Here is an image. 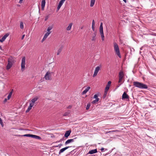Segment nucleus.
Returning <instances> with one entry per match:
<instances>
[{
    "mask_svg": "<svg viewBox=\"0 0 156 156\" xmlns=\"http://www.w3.org/2000/svg\"><path fill=\"white\" fill-rule=\"evenodd\" d=\"M133 85L136 87L141 89H147L148 88L147 85L138 81L133 82Z\"/></svg>",
    "mask_w": 156,
    "mask_h": 156,
    "instance_id": "nucleus-1",
    "label": "nucleus"
},
{
    "mask_svg": "<svg viewBox=\"0 0 156 156\" xmlns=\"http://www.w3.org/2000/svg\"><path fill=\"white\" fill-rule=\"evenodd\" d=\"M114 50L116 54L119 58H121V57L120 54L118 44L115 42H114Z\"/></svg>",
    "mask_w": 156,
    "mask_h": 156,
    "instance_id": "nucleus-2",
    "label": "nucleus"
},
{
    "mask_svg": "<svg viewBox=\"0 0 156 156\" xmlns=\"http://www.w3.org/2000/svg\"><path fill=\"white\" fill-rule=\"evenodd\" d=\"M99 31L102 40V41H104L105 37L103 33L102 23H100V25L99 28Z\"/></svg>",
    "mask_w": 156,
    "mask_h": 156,
    "instance_id": "nucleus-3",
    "label": "nucleus"
},
{
    "mask_svg": "<svg viewBox=\"0 0 156 156\" xmlns=\"http://www.w3.org/2000/svg\"><path fill=\"white\" fill-rule=\"evenodd\" d=\"M53 73V72H50V71L47 72L44 78L46 80H50L51 79V75H52Z\"/></svg>",
    "mask_w": 156,
    "mask_h": 156,
    "instance_id": "nucleus-4",
    "label": "nucleus"
},
{
    "mask_svg": "<svg viewBox=\"0 0 156 156\" xmlns=\"http://www.w3.org/2000/svg\"><path fill=\"white\" fill-rule=\"evenodd\" d=\"M26 58L25 57H23L22 59L21 67V70L23 71L25 68V62Z\"/></svg>",
    "mask_w": 156,
    "mask_h": 156,
    "instance_id": "nucleus-5",
    "label": "nucleus"
},
{
    "mask_svg": "<svg viewBox=\"0 0 156 156\" xmlns=\"http://www.w3.org/2000/svg\"><path fill=\"white\" fill-rule=\"evenodd\" d=\"M124 76V74L123 72L122 71H120L119 73V83H121L122 82L123 83V82H122V80L123 79V78Z\"/></svg>",
    "mask_w": 156,
    "mask_h": 156,
    "instance_id": "nucleus-6",
    "label": "nucleus"
},
{
    "mask_svg": "<svg viewBox=\"0 0 156 156\" xmlns=\"http://www.w3.org/2000/svg\"><path fill=\"white\" fill-rule=\"evenodd\" d=\"M100 69V67L99 66L97 67L95 69L94 74L93 75V76L94 77L96 76Z\"/></svg>",
    "mask_w": 156,
    "mask_h": 156,
    "instance_id": "nucleus-7",
    "label": "nucleus"
},
{
    "mask_svg": "<svg viewBox=\"0 0 156 156\" xmlns=\"http://www.w3.org/2000/svg\"><path fill=\"white\" fill-rule=\"evenodd\" d=\"M129 96L127 95L126 92H124L122 96V100L129 99Z\"/></svg>",
    "mask_w": 156,
    "mask_h": 156,
    "instance_id": "nucleus-8",
    "label": "nucleus"
},
{
    "mask_svg": "<svg viewBox=\"0 0 156 156\" xmlns=\"http://www.w3.org/2000/svg\"><path fill=\"white\" fill-rule=\"evenodd\" d=\"M77 138L76 137L73 139H70L67 140L65 143V144L66 145L70 143L73 142L74 141V140L76 139Z\"/></svg>",
    "mask_w": 156,
    "mask_h": 156,
    "instance_id": "nucleus-9",
    "label": "nucleus"
},
{
    "mask_svg": "<svg viewBox=\"0 0 156 156\" xmlns=\"http://www.w3.org/2000/svg\"><path fill=\"white\" fill-rule=\"evenodd\" d=\"M9 33H6L5 34L1 39H0V42H3L6 39V38L9 36Z\"/></svg>",
    "mask_w": 156,
    "mask_h": 156,
    "instance_id": "nucleus-10",
    "label": "nucleus"
},
{
    "mask_svg": "<svg viewBox=\"0 0 156 156\" xmlns=\"http://www.w3.org/2000/svg\"><path fill=\"white\" fill-rule=\"evenodd\" d=\"M72 147V146H67L66 147H65L61 149H60V150L59 151V154H60L61 153L63 152L64 151H65V150H66L68 148H69L70 147Z\"/></svg>",
    "mask_w": 156,
    "mask_h": 156,
    "instance_id": "nucleus-11",
    "label": "nucleus"
},
{
    "mask_svg": "<svg viewBox=\"0 0 156 156\" xmlns=\"http://www.w3.org/2000/svg\"><path fill=\"white\" fill-rule=\"evenodd\" d=\"M71 132V130H69L68 131H66L64 135V136L66 138L70 135V133Z\"/></svg>",
    "mask_w": 156,
    "mask_h": 156,
    "instance_id": "nucleus-12",
    "label": "nucleus"
},
{
    "mask_svg": "<svg viewBox=\"0 0 156 156\" xmlns=\"http://www.w3.org/2000/svg\"><path fill=\"white\" fill-rule=\"evenodd\" d=\"M98 152L97 150L96 149L92 150L89 151V152L87 153V154H93L96 153Z\"/></svg>",
    "mask_w": 156,
    "mask_h": 156,
    "instance_id": "nucleus-13",
    "label": "nucleus"
},
{
    "mask_svg": "<svg viewBox=\"0 0 156 156\" xmlns=\"http://www.w3.org/2000/svg\"><path fill=\"white\" fill-rule=\"evenodd\" d=\"M12 62H10L9 61H8V63L7 66V69H9L10 68L12 67Z\"/></svg>",
    "mask_w": 156,
    "mask_h": 156,
    "instance_id": "nucleus-14",
    "label": "nucleus"
},
{
    "mask_svg": "<svg viewBox=\"0 0 156 156\" xmlns=\"http://www.w3.org/2000/svg\"><path fill=\"white\" fill-rule=\"evenodd\" d=\"M34 105V104L30 103L29 106L27 109L26 110V112L27 113L32 108Z\"/></svg>",
    "mask_w": 156,
    "mask_h": 156,
    "instance_id": "nucleus-15",
    "label": "nucleus"
},
{
    "mask_svg": "<svg viewBox=\"0 0 156 156\" xmlns=\"http://www.w3.org/2000/svg\"><path fill=\"white\" fill-rule=\"evenodd\" d=\"M111 81H109L108 82V84L106 86L105 90H108L110 86L111 85Z\"/></svg>",
    "mask_w": 156,
    "mask_h": 156,
    "instance_id": "nucleus-16",
    "label": "nucleus"
},
{
    "mask_svg": "<svg viewBox=\"0 0 156 156\" xmlns=\"http://www.w3.org/2000/svg\"><path fill=\"white\" fill-rule=\"evenodd\" d=\"M90 89V87H87L82 92V94H86L88 90Z\"/></svg>",
    "mask_w": 156,
    "mask_h": 156,
    "instance_id": "nucleus-17",
    "label": "nucleus"
},
{
    "mask_svg": "<svg viewBox=\"0 0 156 156\" xmlns=\"http://www.w3.org/2000/svg\"><path fill=\"white\" fill-rule=\"evenodd\" d=\"M63 48V47L62 45L60 48L58 49L57 51V55H59L60 53L62 51V49Z\"/></svg>",
    "mask_w": 156,
    "mask_h": 156,
    "instance_id": "nucleus-18",
    "label": "nucleus"
},
{
    "mask_svg": "<svg viewBox=\"0 0 156 156\" xmlns=\"http://www.w3.org/2000/svg\"><path fill=\"white\" fill-rule=\"evenodd\" d=\"M31 137L34 138L35 139H39V140H40L41 139V137L39 136H37L36 135H32V136Z\"/></svg>",
    "mask_w": 156,
    "mask_h": 156,
    "instance_id": "nucleus-19",
    "label": "nucleus"
},
{
    "mask_svg": "<svg viewBox=\"0 0 156 156\" xmlns=\"http://www.w3.org/2000/svg\"><path fill=\"white\" fill-rule=\"evenodd\" d=\"M95 0H90V6L93 7L94 4Z\"/></svg>",
    "mask_w": 156,
    "mask_h": 156,
    "instance_id": "nucleus-20",
    "label": "nucleus"
},
{
    "mask_svg": "<svg viewBox=\"0 0 156 156\" xmlns=\"http://www.w3.org/2000/svg\"><path fill=\"white\" fill-rule=\"evenodd\" d=\"M72 25L73 23H70L69 25V26L66 28V30H70Z\"/></svg>",
    "mask_w": 156,
    "mask_h": 156,
    "instance_id": "nucleus-21",
    "label": "nucleus"
},
{
    "mask_svg": "<svg viewBox=\"0 0 156 156\" xmlns=\"http://www.w3.org/2000/svg\"><path fill=\"white\" fill-rule=\"evenodd\" d=\"M37 98H33L31 101V103H32L34 104V103L37 100Z\"/></svg>",
    "mask_w": 156,
    "mask_h": 156,
    "instance_id": "nucleus-22",
    "label": "nucleus"
},
{
    "mask_svg": "<svg viewBox=\"0 0 156 156\" xmlns=\"http://www.w3.org/2000/svg\"><path fill=\"white\" fill-rule=\"evenodd\" d=\"M96 36V33L94 32L93 34V36L92 38V41H95V37Z\"/></svg>",
    "mask_w": 156,
    "mask_h": 156,
    "instance_id": "nucleus-23",
    "label": "nucleus"
},
{
    "mask_svg": "<svg viewBox=\"0 0 156 156\" xmlns=\"http://www.w3.org/2000/svg\"><path fill=\"white\" fill-rule=\"evenodd\" d=\"M45 0H42L41 2V6H45Z\"/></svg>",
    "mask_w": 156,
    "mask_h": 156,
    "instance_id": "nucleus-24",
    "label": "nucleus"
},
{
    "mask_svg": "<svg viewBox=\"0 0 156 156\" xmlns=\"http://www.w3.org/2000/svg\"><path fill=\"white\" fill-rule=\"evenodd\" d=\"M70 113V111L68 110L67 112H65L63 115V116H66L68 115Z\"/></svg>",
    "mask_w": 156,
    "mask_h": 156,
    "instance_id": "nucleus-25",
    "label": "nucleus"
},
{
    "mask_svg": "<svg viewBox=\"0 0 156 156\" xmlns=\"http://www.w3.org/2000/svg\"><path fill=\"white\" fill-rule=\"evenodd\" d=\"M20 27L22 29L23 28V22H21L20 23Z\"/></svg>",
    "mask_w": 156,
    "mask_h": 156,
    "instance_id": "nucleus-26",
    "label": "nucleus"
},
{
    "mask_svg": "<svg viewBox=\"0 0 156 156\" xmlns=\"http://www.w3.org/2000/svg\"><path fill=\"white\" fill-rule=\"evenodd\" d=\"M32 134H26L25 135H23L22 136H27V137H31Z\"/></svg>",
    "mask_w": 156,
    "mask_h": 156,
    "instance_id": "nucleus-27",
    "label": "nucleus"
},
{
    "mask_svg": "<svg viewBox=\"0 0 156 156\" xmlns=\"http://www.w3.org/2000/svg\"><path fill=\"white\" fill-rule=\"evenodd\" d=\"M51 33V32H47L44 35V37L47 38L48 36Z\"/></svg>",
    "mask_w": 156,
    "mask_h": 156,
    "instance_id": "nucleus-28",
    "label": "nucleus"
},
{
    "mask_svg": "<svg viewBox=\"0 0 156 156\" xmlns=\"http://www.w3.org/2000/svg\"><path fill=\"white\" fill-rule=\"evenodd\" d=\"M52 28L53 27L52 26H49L48 27L47 30V31H48L47 32H51L50 31L52 29Z\"/></svg>",
    "mask_w": 156,
    "mask_h": 156,
    "instance_id": "nucleus-29",
    "label": "nucleus"
},
{
    "mask_svg": "<svg viewBox=\"0 0 156 156\" xmlns=\"http://www.w3.org/2000/svg\"><path fill=\"white\" fill-rule=\"evenodd\" d=\"M66 0H61L59 3V4L62 5Z\"/></svg>",
    "mask_w": 156,
    "mask_h": 156,
    "instance_id": "nucleus-30",
    "label": "nucleus"
},
{
    "mask_svg": "<svg viewBox=\"0 0 156 156\" xmlns=\"http://www.w3.org/2000/svg\"><path fill=\"white\" fill-rule=\"evenodd\" d=\"M90 103L88 104H87V106L86 107V109L87 110H88L89 108L90 107Z\"/></svg>",
    "mask_w": 156,
    "mask_h": 156,
    "instance_id": "nucleus-31",
    "label": "nucleus"
},
{
    "mask_svg": "<svg viewBox=\"0 0 156 156\" xmlns=\"http://www.w3.org/2000/svg\"><path fill=\"white\" fill-rule=\"evenodd\" d=\"M0 124L2 126V127H3L4 126V124L3 123V122L2 119L0 118Z\"/></svg>",
    "mask_w": 156,
    "mask_h": 156,
    "instance_id": "nucleus-32",
    "label": "nucleus"
},
{
    "mask_svg": "<svg viewBox=\"0 0 156 156\" xmlns=\"http://www.w3.org/2000/svg\"><path fill=\"white\" fill-rule=\"evenodd\" d=\"M108 91V90H105V92H104V98H105L106 97V96L107 94Z\"/></svg>",
    "mask_w": 156,
    "mask_h": 156,
    "instance_id": "nucleus-33",
    "label": "nucleus"
},
{
    "mask_svg": "<svg viewBox=\"0 0 156 156\" xmlns=\"http://www.w3.org/2000/svg\"><path fill=\"white\" fill-rule=\"evenodd\" d=\"M76 149H74L69 152L70 154H73L76 152Z\"/></svg>",
    "mask_w": 156,
    "mask_h": 156,
    "instance_id": "nucleus-34",
    "label": "nucleus"
},
{
    "mask_svg": "<svg viewBox=\"0 0 156 156\" xmlns=\"http://www.w3.org/2000/svg\"><path fill=\"white\" fill-rule=\"evenodd\" d=\"M62 6V5L58 4V5L57 7V9L58 11L60 9V8H61Z\"/></svg>",
    "mask_w": 156,
    "mask_h": 156,
    "instance_id": "nucleus-35",
    "label": "nucleus"
},
{
    "mask_svg": "<svg viewBox=\"0 0 156 156\" xmlns=\"http://www.w3.org/2000/svg\"><path fill=\"white\" fill-rule=\"evenodd\" d=\"M49 16V15H48L46 16L45 17V20L46 21L48 19Z\"/></svg>",
    "mask_w": 156,
    "mask_h": 156,
    "instance_id": "nucleus-36",
    "label": "nucleus"
},
{
    "mask_svg": "<svg viewBox=\"0 0 156 156\" xmlns=\"http://www.w3.org/2000/svg\"><path fill=\"white\" fill-rule=\"evenodd\" d=\"M98 94H95L94 95V98L96 99L98 98Z\"/></svg>",
    "mask_w": 156,
    "mask_h": 156,
    "instance_id": "nucleus-37",
    "label": "nucleus"
},
{
    "mask_svg": "<svg viewBox=\"0 0 156 156\" xmlns=\"http://www.w3.org/2000/svg\"><path fill=\"white\" fill-rule=\"evenodd\" d=\"M104 150H107V149H104V148L103 147H102L101 149V151L102 152H103L104 151Z\"/></svg>",
    "mask_w": 156,
    "mask_h": 156,
    "instance_id": "nucleus-38",
    "label": "nucleus"
},
{
    "mask_svg": "<svg viewBox=\"0 0 156 156\" xmlns=\"http://www.w3.org/2000/svg\"><path fill=\"white\" fill-rule=\"evenodd\" d=\"M13 90H12V91L10 92V93H9V95H10V96H12V92H13Z\"/></svg>",
    "mask_w": 156,
    "mask_h": 156,
    "instance_id": "nucleus-39",
    "label": "nucleus"
},
{
    "mask_svg": "<svg viewBox=\"0 0 156 156\" xmlns=\"http://www.w3.org/2000/svg\"><path fill=\"white\" fill-rule=\"evenodd\" d=\"M62 144H59L57 146H55V147H58L59 148H60V147H61V146H62Z\"/></svg>",
    "mask_w": 156,
    "mask_h": 156,
    "instance_id": "nucleus-40",
    "label": "nucleus"
},
{
    "mask_svg": "<svg viewBox=\"0 0 156 156\" xmlns=\"http://www.w3.org/2000/svg\"><path fill=\"white\" fill-rule=\"evenodd\" d=\"M64 140V138H62L59 141H58L57 142H60L62 141V140Z\"/></svg>",
    "mask_w": 156,
    "mask_h": 156,
    "instance_id": "nucleus-41",
    "label": "nucleus"
},
{
    "mask_svg": "<svg viewBox=\"0 0 156 156\" xmlns=\"http://www.w3.org/2000/svg\"><path fill=\"white\" fill-rule=\"evenodd\" d=\"M97 102H98L97 101L95 100L93 101H92V103L93 104H95Z\"/></svg>",
    "mask_w": 156,
    "mask_h": 156,
    "instance_id": "nucleus-42",
    "label": "nucleus"
},
{
    "mask_svg": "<svg viewBox=\"0 0 156 156\" xmlns=\"http://www.w3.org/2000/svg\"><path fill=\"white\" fill-rule=\"evenodd\" d=\"M95 24V23L94 20H92V25H93V26H94Z\"/></svg>",
    "mask_w": 156,
    "mask_h": 156,
    "instance_id": "nucleus-43",
    "label": "nucleus"
},
{
    "mask_svg": "<svg viewBox=\"0 0 156 156\" xmlns=\"http://www.w3.org/2000/svg\"><path fill=\"white\" fill-rule=\"evenodd\" d=\"M46 38H45V37H44L43 39H42V40H41V42H43L44 40H45L46 39Z\"/></svg>",
    "mask_w": 156,
    "mask_h": 156,
    "instance_id": "nucleus-44",
    "label": "nucleus"
},
{
    "mask_svg": "<svg viewBox=\"0 0 156 156\" xmlns=\"http://www.w3.org/2000/svg\"><path fill=\"white\" fill-rule=\"evenodd\" d=\"M11 97V96H10V95H8L7 97L8 100Z\"/></svg>",
    "mask_w": 156,
    "mask_h": 156,
    "instance_id": "nucleus-45",
    "label": "nucleus"
},
{
    "mask_svg": "<svg viewBox=\"0 0 156 156\" xmlns=\"http://www.w3.org/2000/svg\"><path fill=\"white\" fill-rule=\"evenodd\" d=\"M92 30H93V31H94V26H93V25H92Z\"/></svg>",
    "mask_w": 156,
    "mask_h": 156,
    "instance_id": "nucleus-46",
    "label": "nucleus"
},
{
    "mask_svg": "<svg viewBox=\"0 0 156 156\" xmlns=\"http://www.w3.org/2000/svg\"><path fill=\"white\" fill-rule=\"evenodd\" d=\"M72 107V106H71V105H69V106L68 107H67V108L68 109H70Z\"/></svg>",
    "mask_w": 156,
    "mask_h": 156,
    "instance_id": "nucleus-47",
    "label": "nucleus"
},
{
    "mask_svg": "<svg viewBox=\"0 0 156 156\" xmlns=\"http://www.w3.org/2000/svg\"><path fill=\"white\" fill-rule=\"evenodd\" d=\"M120 83H121V84H119V85L117 86V88H118V87H119L123 83L121 82Z\"/></svg>",
    "mask_w": 156,
    "mask_h": 156,
    "instance_id": "nucleus-48",
    "label": "nucleus"
},
{
    "mask_svg": "<svg viewBox=\"0 0 156 156\" xmlns=\"http://www.w3.org/2000/svg\"><path fill=\"white\" fill-rule=\"evenodd\" d=\"M45 6H41V10H44V8Z\"/></svg>",
    "mask_w": 156,
    "mask_h": 156,
    "instance_id": "nucleus-49",
    "label": "nucleus"
},
{
    "mask_svg": "<svg viewBox=\"0 0 156 156\" xmlns=\"http://www.w3.org/2000/svg\"><path fill=\"white\" fill-rule=\"evenodd\" d=\"M25 36V35L24 34H23L22 35V37H21V39L22 40H23V38H24V37Z\"/></svg>",
    "mask_w": 156,
    "mask_h": 156,
    "instance_id": "nucleus-50",
    "label": "nucleus"
},
{
    "mask_svg": "<svg viewBox=\"0 0 156 156\" xmlns=\"http://www.w3.org/2000/svg\"><path fill=\"white\" fill-rule=\"evenodd\" d=\"M7 101V99L6 98H5L3 102L4 103H5V102H6Z\"/></svg>",
    "mask_w": 156,
    "mask_h": 156,
    "instance_id": "nucleus-51",
    "label": "nucleus"
},
{
    "mask_svg": "<svg viewBox=\"0 0 156 156\" xmlns=\"http://www.w3.org/2000/svg\"><path fill=\"white\" fill-rule=\"evenodd\" d=\"M96 100L97 101V102H98L99 100V98H96Z\"/></svg>",
    "mask_w": 156,
    "mask_h": 156,
    "instance_id": "nucleus-52",
    "label": "nucleus"
},
{
    "mask_svg": "<svg viewBox=\"0 0 156 156\" xmlns=\"http://www.w3.org/2000/svg\"><path fill=\"white\" fill-rule=\"evenodd\" d=\"M152 35L153 36H156V33H153V34H152Z\"/></svg>",
    "mask_w": 156,
    "mask_h": 156,
    "instance_id": "nucleus-53",
    "label": "nucleus"
},
{
    "mask_svg": "<svg viewBox=\"0 0 156 156\" xmlns=\"http://www.w3.org/2000/svg\"><path fill=\"white\" fill-rule=\"evenodd\" d=\"M23 1V0H20L19 2V3H21Z\"/></svg>",
    "mask_w": 156,
    "mask_h": 156,
    "instance_id": "nucleus-54",
    "label": "nucleus"
},
{
    "mask_svg": "<svg viewBox=\"0 0 156 156\" xmlns=\"http://www.w3.org/2000/svg\"><path fill=\"white\" fill-rule=\"evenodd\" d=\"M40 9L39 7V12L40 13Z\"/></svg>",
    "mask_w": 156,
    "mask_h": 156,
    "instance_id": "nucleus-55",
    "label": "nucleus"
},
{
    "mask_svg": "<svg viewBox=\"0 0 156 156\" xmlns=\"http://www.w3.org/2000/svg\"><path fill=\"white\" fill-rule=\"evenodd\" d=\"M125 2H126V0H123Z\"/></svg>",
    "mask_w": 156,
    "mask_h": 156,
    "instance_id": "nucleus-56",
    "label": "nucleus"
},
{
    "mask_svg": "<svg viewBox=\"0 0 156 156\" xmlns=\"http://www.w3.org/2000/svg\"><path fill=\"white\" fill-rule=\"evenodd\" d=\"M0 49L1 50H2V48L0 45Z\"/></svg>",
    "mask_w": 156,
    "mask_h": 156,
    "instance_id": "nucleus-57",
    "label": "nucleus"
},
{
    "mask_svg": "<svg viewBox=\"0 0 156 156\" xmlns=\"http://www.w3.org/2000/svg\"><path fill=\"white\" fill-rule=\"evenodd\" d=\"M83 27H82L81 28V29H83Z\"/></svg>",
    "mask_w": 156,
    "mask_h": 156,
    "instance_id": "nucleus-58",
    "label": "nucleus"
},
{
    "mask_svg": "<svg viewBox=\"0 0 156 156\" xmlns=\"http://www.w3.org/2000/svg\"><path fill=\"white\" fill-rule=\"evenodd\" d=\"M66 156H67V155H66Z\"/></svg>",
    "mask_w": 156,
    "mask_h": 156,
    "instance_id": "nucleus-59",
    "label": "nucleus"
}]
</instances>
